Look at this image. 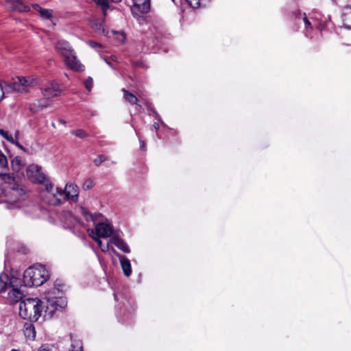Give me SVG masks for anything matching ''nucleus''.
Wrapping results in <instances>:
<instances>
[{"label": "nucleus", "instance_id": "a211bd4d", "mask_svg": "<svg viewBox=\"0 0 351 351\" xmlns=\"http://www.w3.org/2000/svg\"><path fill=\"white\" fill-rule=\"evenodd\" d=\"M121 267L124 275L127 277L132 274V267L130 260L124 256L119 255Z\"/></svg>", "mask_w": 351, "mask_h": 351}, {"label": "nucleus", "instance_id": "603ef678", "mask_svg": "<svg viewBox=\"0 0 351 351\" xmlns=\"http://www.w3.org/2000/svg\"><path fill=\"white\" fill-rule=\"evenodd\" d=\"M17 145L19 148H21V149H24L23 147L21 145H19V143H17Z\"/></svg>", "mask_w": 351, "mask_h": 351}, {"label": "nucleus", "instance_id": "b1692460", "mask_svg": "<svg viewBox=\"0 0 351 351\" xmlns=\"http://www.w3.org/2000/svg\"><path fill=\"white\" fill-rule=\"evenodd\" d=\"M186 1L191 7L197 8L200 6H205L209 0H186Z\"/></svg>", "mask_w": 351, "mask_h": 351}, {"label": "nucleus", "instance_id": "a19ab883", "mask_svg": "<svg viewBox=\"0 0 351 351\" xmlns=\"http://www.w3.org/2000/svg\"><path fill=\"white\" fill-rule=\"evenodd\" d=\"M5 91V86L3 88L2 84H0V101L4 98Z\"/></svg>", "mask_w": 351, "mask_h": 351}, {"label": "nucleus", "instance_id": "7ed1b4c3", "mask_svg": "<svg viewBox=\"0 0 351 351\" xmlns=\"http://www.w3.org/2000/svg\"><path fill=\"white\" fill-rule=\"evenodd\" d=\"M49 278V271L43 265H34L29 267L23 273V282L25 287H38Z\"/></svg>", "mask_w": 351, "mask_h": 351}, {"label": "nucleus", "instance_id": "4c0bfd02", "mask_svg": "<svg viewBox=\"0 0 351 351\" xmlns=\"http://www.w3.org/2000/svg\"><path fill=\"white\" fill-rule=\"evenodd\" d=\"M72 215L69 212H66L64 213V219L61 218L62 221H64L65 223H69L71 221Z\"/></svg>", "mask_w": 351, "mask_h": 351}, {"label": "nucleus", "instance_id": "3c124183", "mask_svg": "<svg viewBox=\"0 0 351 351\" xmlns=\"http://www.w3.org/2000/svg\"><path fill=\"white\" fill-rule=\"evenodd\" d=\"M106 63H107L110 66L112 67V64H111V63H110V62H108V60H106Z\"/></svg>", "mask_w": 351, "mask_h": 351}, {"label": "nucleus", "instance_id": "de8ad7c7", "mask_svg": "<svg viewBox=\"0 0 351 351\" xmlns=\"http://www.w3.org/2000/svg\"><path fill=\"white\" fill-rule=\"evenodd\" d=\"M135 310L134 304L131 305V311H134Z\"/></svg>", "mask_w": 351, "mask_h": 351}, {"label": "nucleus", "instance_id": "20e7f679", "mask_svg": "<svg viewBox=\"0 0 351 351\" xmlns=\"http://www.w3.org/2000/svg\"><path fill=\"white\" fill-rule=\"evenodd\" d=\"M43 302L38 298H27L19 304V315L23 319L36 322L41 316Z\"/></svg>", "mask_w": 351, "mask_h": 351}, {"label": "nucleus", "instance_id": "dca6fc26", "mask_svg": "<svg viewBox=\"0 0 351 351\" xmlns=\"http://www.w3.org/2000/svg\"><path fill=\"white\" fill-rule=\"evenodd\" d=\"M110 243L114 245L124 253H129L130 252L128 245L122 239L117 236H112L110 240Z\"/></svg>", "mask_w": 351, "mask_h": 351}, {"label": "nucleus", "instance_id": "4468645a", "mask_svg": "<svg viewBox=\"0 0 351 351\" xmlns=\"http://www.w3.org/2000/svg\"><path fill=\"white\" fill-rule=\"evenodd\" d=\"M55 49L64 58L75 52L70 44L64 40H58L55 44Z\"/></svg>", "mask_w": 351, "mask_h": 351}, {"label": "nucleus", "instance_id": "6e6d98bb", "mask_svg": "<svg viewBox=\"0 0 351 351\" xmlns=\"http://www.w3.org/2000/svg\"><path fill=\"white\" fill-rule=\"evenodd\" d=\"M112 251L113 252H116L115 250H114L113 247H112Z\"/></svg>", "mask_w": 351, "mask_h": 351}, {"label": "nucleus", "instance_id": "37998d69", "mask_svg": "<svg viewBox=\"0 0 351 351\" xmlns=\"http://www.w3.org/2000/svg\"><path fill=\"white\" fill-rule=\"evenodd\" d=\"M153 128L157 131L159 130V128H160V125H159V122H154L153 123Z\"/></svg>", "mask_w": 351, "mask_h": 351}, {"label": "nucleus", "instance_id": "49530a36", "mask_svg": "<svg viewBox=\"0 0 351 351\" xmlns=\"http://www.w3.org/2000/svg\"><path fill=\"white\" fill-rule=\"evenodd\" d=\"M110 1L114 3H118V2H121L122 0H110Z\"/></svg>", "mask_w": 351, "mask_h": 351}, {"label": "nucleus", "instance_id": "412c9836", "mask_svg": "<svg viewBox=\"0 0 351 351\" xmlns=\"http://www.w3.org/2000/svg\"><path fill=\"white\" fill-rule=\"evenodd\" d=\"M25 336L29 339H34L36 337L34 326L32 324H26L24 330Z\"/></svg>", "mask_w": 351, "mask_h": 351}, {"label": "nucleus", "instance_id": "f704fd0d", "mask_svg": "<svg viewBox=\"0 0 351 351\" xmlns=\"http://www.w3.org/2000/svg\"><path fill=\"white\" fill-rule=\"evenodd\" d=\"M152 115H153L155 119H156L159 123H161L162 127L167 128V125L164 123V121L161 119L160 116L156 111H154Z\"/></svg>", "mask_w": 351, "mask_h": 351}, {"label": "nucleus", "instance_id": "8fccbe9b", "mask_svg": "<svg viewBox=\"0 0 351 351\" xmlns=\"http://www.w3.org/2000/svg\"><path fill=\"white\" fill-rule=\"evenodd\" d=\"M114 300H115L116 301H117V300H118L117 295V294H116V293H114Z\"/></svg>", "mask_w": 351, "mask_h": 351}, {"label": "nucleus", "instance_id": "1a4fd4ad", "mask_svg": "<svg viewBox=\"0 0 351 351\" xmlns=\"http://www.w3.org/2000/svg\"><path fill=\"white\" fill-rule=\"evenodd\" d=\"M64 90V86L58 81L53 80L45 85L42 93L46 99L60 96Z\"/></svg>", "mask_w": 351, "mask_h": 351}, {"label": "nucleus", "instance_id": "72a5a7b5", "mask_svg": "<svg viewBox=\"0 0 351 351\" xmlns=\"http://www.w3.org/2000/svg\"><path fill=\"white\" fill-rule=\"evenodd\" d=\"M93 186V182L90 179H87L83 184L82 188L84 190H88Z\"/></svg>", "mask_w": 351, "mask_h": 351}, {"label": "nucleus", "instance_id": "6ab92c4d", "mask_svg": "<svg viewBox=\"0 0 351 351\" xmlns=\"http://www.w3.org/2000/svg\"><path fill=\"white\" fill-rule=\"evenodd\" d=\"M32 8L37 11L44 19H49L52 16V10L41 8L38 4H33Z\"/></svg>", "mask_w": 351, "mask_h": 351}, {"label": "nucleus", "instance_id": "a18cd8bd", "mask_svg": "<svg viewBox=\"0 0 351 351\" xmlns=\"http://www.w3.org/2000/svg\"><path fill=\"white\" fill-rule=\"evenodd\" d=\"M156 39L157 43H162V38L160 37L156 36Z\"/></svg>", "mask_w": 351, "mask_h": 351}, {"label": "nucleus", "instance_id": "58836bf2", "mask_svg": "<svg viewBox=\"0 0 351 351\" xmlns=\"http://www.w3.org/2000/svg\"><path fill=\"white\" fill-rule=\"evenodd\" d=\"M303 21L304 22L306 28H310V29L312 28L311 24L309 20L308 19V18L306 17L305 13L303 14Z\"/></svg>", "mask_w": 351, "mask_h": 351}, {"label": "nucleus", "instance_id": "aec40b11", "mask_svg": "<svg viewBox=\"0 0 351 351\" xmlns=\"http://www.w3.org/2000/svg\"><path fill=\"white\" fill-rule=\"evenodd\" d=\"M122 91L123 92V97L127 102L132 105L137 104L138 99L134 95L125 88H123Z\"/></svg>", "mask_w": 351, "mask_h": 351}, {"label": "nucleus", "instance_id": "2eb2a0df", "mask_svg": "<svg viewBox=\"0 0 351 351\" xmlns=\"http://www.w3.org/2000/svg\"><path fill=\"white\" fill-rule=\"evenodd\" d=\"M5 5L8 9L19 12H27L31 10L29 5L25 4L21 0H8L6 1Z\"/></svg>", "mask_w": 351, "mask_h": 351}, {"label": "nucleus", "instance_id": "f03ea898", "mask_svg": "<svg viewBox=\"0 0 351 351\" xmlns=\"http://www.w3.org/2000/svg\"><path fill=\"white\" fill-rule=\"evenodd\" d=\"M63 285L56 281L54 286L44 293V302L45 307V316L51 317L54 311L64 308L67 304L64 296Z\"/></svg>", "mask_w": 351, "mask_h": 351}, {"label": "nucleus", "instance_id": "f3484780", "mask_svg": "<svg viewBox=\"0 0 351 351\" xmlns=\"http://www.w3.org/2000/svg\"><path fill=\"white\" fill-rule=\"evenodd\" d=\"M49 104L43 99H36L29 105V110L33 112L36 113L41 110L47 108Z\"/></svg>", "mask_w": 351, "mask_h": 351}, {"label": "nucleus", "instance_id": "423d86ee", "mask_svg": "<svg viewBox=\"0 0 351 351\" xmlns=\"http://www.w3.org/2000/svg\"><path fill=\"white\" fill-rule=\"evenodd\" d=\"M8 276L5 274H0V293L8 291V300L10 303L20 302L24 296L23 291L14 285L16 278H12L8 285L4 280H7Z\"/></svg>", "mask_w": 351, "mask_h": 351}, {"label": "nucleus", "instance_id": "e433bc0d", "mask_svg": "<svg viewBox=\"0 0 351 351\" xmlns=\"http://www.w3.org/2000/svg\"><path fill=\"white\" fill-rule=\"evenodd\" d=\"M146 107H147V111L149 112V115H152V113L156 111L154 106L152 105V104L149 103V102H147L146 103Z\"/></svg>", "mask_w": 351, "mask_h": 351}, {"label": "nucleus", "instance_id": "473e14b6", "mask_svg": "<svg viewBox=\"0 0 351 351\" xmlns=\"http://www.w3.org/2000/svg\"><path fill=\"white\" fill-rule=\"evenodd\" d=\"M69 351H83L81 343L77 342L76 345L72 343Z\"/></svg>", "mask_w": 351, "mask_h": 351}, {"label": "nucleus", "instance_id": "7c9ffc66", "mask_svg": "<svg viewBox=\"0 0 351 351\" xmlns=\"http://www.w3.org/2000/svg\"><path fill=\"white\" fill-rule=\"evenodd\" d=\"M93 78L91 77H88L84 82V85L86 88V89L88 91V92H90L91 91V89H92V87H93Z\"/></svg>", "mask_w": 351, "mask_h": 351}, {"label": "nucleus", "instance_id": "5fc2aeb1", "mask_svg": "<svg viewBox=\"0 0 351 351\" xmlns=\"http://www.w3.org/2000/svg\"><path fill=\"white\" fill-rule=\"evenodd\" d=\"M106 249L108 250L109 249V243H108L107 246H106Z\"/></svg>", "mask_w": 351, "mask_h": 351}, {"label": "nucleus", "instance_id": "6e6552de", "mask_svg": "<svg viewBox=\"0 0 351 351\" xmlns=\"http://www.w3.org/2000/svg\"><path fill=\"white\" fill-rule=\"evenodd\" d=\"M26 173L32 182L41 184L44 186L47 181H50L46 174L42 171L41 167L38 165L32 164L29 165Z\"/></svg>", "mask_w": 351, "mask_h": 351}, {"label": "nucleus", "instance_id": "ea45409f", "mask_svg": "<svg viewBox=\"0 0 351 351\" xmlns=\"http://www.w3.org/2000/svg\"><path fill=\"white\" fill-rule=\"evenodd\" d=\"M88 44L89 45L90 47H91L92 48H101V45L99 44V43H97L95 41H92V40H89L88 42Z\"/></svg>", "mask_w": 351, "mask_h": 351}, {"label": "nucleus", "instance_id": "09e8293b", "mask_svg": "<svg viewBox=\"0 0 351 351\" xmlns=\"http://www.w3.org/2000/svg\"><path fill=\"white\" fill-rule=\"evenodd\" d=\"M38 351H49V350L45 349V348H43V349L38 350Z\"/></svg>", "mask_w": 351, "mask_h": 351}, {"label": "nucleus", "instance_id": "9d476101", "mask_svg": "<svg viewBox=\"0 0 351 351\" xmlns=\"http://www.w3.org/2000/svg\"><path fill=\"white\" fill-rule=\"evenodd\" d=\"M150 10V0H133L131 12L134 16L138 17L141 14H146Z\"/></svg>", "mask_w": 351, "mask_h": 351}, {"label": "nucleus", "instance_id": "bb28decb", "mask_svg": "<svg viewBox=\"0 0 351 351\" xmlns=\"http://www.w3.org/2000/svg\"><path fill=\"white\" fill-rule=\"evenodd\" d=\"M81 214L83 215L86 221H92L93 219V214L90 213L88 210L85 208L82 207L81 208Z\"/></svg>", "mask_w": 351, "mask_h": 351}, {"label": "nucleus", "instance_id": "c9c22d12", "mask_svg": "<svg viewBox=\"0 0 351 351\" xmlns=\"http://www.w3.org/2000/svg\"><path fill=\"white\" fill-rule=\"evenodd\" d=\"M90 235L97 243L98 245L100 247L101 250L102 251H105L106 249L102 247V241L100 239L101 237H99V236H97V235H94V234H90Z\"/></svg>", "mask_w": 351, "mask_h": 351}, {"label": "nucleus", "instance_id": "2f4dec72", "mask_svg": "<svg viewBox=\"0 0 351 351\" xmlns=\"http://www.w3.org/2000/svg\"><path fill=\"white\" fill-rule=\"evenodd\" d=\"M103 217V215L99 213L93 214L92 221L94 223V224H97V223L101 222V221L102 220Z\"/></svg>", "mask_w": 351, "mask_h": 351}, {"label": "nucleus", "instance_id": "79ce46f5", "mask_svg": "<svg viewBox=\"0 0 351 351\" xmlns=\"http://www.w3.org/2000/svg\"><path fill=\"white\" fill-rule=\"evenodd\" d=\"M140 147L142 150H145V143L143 141L139 139Z\"/></svg>", "mask_w": 351, "mask_h": 351}, {"label": "nucleus", "instance_id": "864d4df0", "mask_svg": "<svg viewBox=\"0 0 351 351\" xmlns=\"http://www.w3.org/2000/svg\"><path fill=\"white\" fill-rule=\"evenodd\" d=\"M51 125H52V127H53V128H56V125H55V123H51Z\"/></svg>", "mask_w": 351, "mask_h": 351}, {"label": "nucleus", "instance_id": "c03bdc74", "mask_svg": "<svg viewBox=\"0 0 351 351\" xmlns=\"http://www.w3.org/2000/svg\"><path fill=\"white\" fill-rule=\"evenodd\" d=\"M58 122L62 125H66V121L64 119H58Z\"/></svg>", "mask_w": 351, "mask_h": 351}, {"label": "nucleus", "instance_id": "cd10ccee", "mask_svg": "<svg viewBox=\"0 0 351 351\" xmlns=\"http://www.w3.org/2000/svg\"><path fill=\"white\" fill-rule=\"evenodd\" d=\"M71 133L80 138H84L88 136V134L84 130L81 129L72 130Z\"/></svg>", "mask_w": 351, "mask_h": 351}, {"label": "nucleus", "instance_id": "c756f323", "mask_svg": "<svg viewBox=\"0 0 351 351\" xmlns=\"http://www.w3.org/2000/svg\"><path fill=\"white\" fill-rule=\"evenodd\" d=\"M0 135L3 136L5 139H6L10 143H14V138L12 136V135H10L8 134V132L3 129H0Z\"/></svg>", "mask_w": 351, "mask_h": 351}, {"label": "nucleus", "instance_id": "ddd939ff", "mask_svg": "<svg viewBox=\"0 0 351 351\" xmlns=\"http://www.w3.org/2000/svg\"><path fill=\"white\" fill-rule=\"evenodd\" d=\"M64 63L67 67L73 71H82L84 70V66L77 58L75 52L64 58Z\"/></svg>", "mask_w": 351, "mask_h": 351}, {"label": "nucleus", "instance_id": "f257e3e1", "mask_svg": "<svg viewBox=\"0 0 351 351\" xmlns=\"http://www.w3.org/2000/svg\"><path fill=\"white\" fill-rule=\"evenodd\" d=\"M2 180L4 184L0 187V204H5L8 209L20 208V202L26 197L25 189L17 184L13 174L3 175Z\"/></svg>", "mask_w": 351, "mask_h": 351}, {"label": "nucleus", "instance_id": "f8f14e48", "mask_svg": "<svg viewBox=\"0 0 351 351\" xmlns=\"http://www.w3.org/2000/svg\"><path fill=\"white\" fill-rule=\"evenodd\" d=\"M62 193L64 196V201L71 200L76 203L78 201L79 189L76 184L68 183L62 189Z\"/></svg>", "mask_w": 351, "mask_h": 351}, {"label": "nucleus", "instance_id": "9b49d317", "mask_svg": "<svg viewBox=\"0 0 351 351\" xmlns=\"http://www.w3.org/2000/svg\"><path fill=\"white\" fill-rule=\"evenodd\" d=\"M90 234L103 238L110 237L112 234V227L110 223L99 222L95 224V229L92 230Z\"/></svg>", "mask_w": 351, "mask_h": 351}, {"label": "nucleus", "instance_id": "a878e982", "mask_svg": "<svg viewBox=\"0 0 351 351\" xmlns=\"http://www.w3.org/2000/svg\"><path fill=\"white\" fill-rule=\"evenodd\" d=\"M95 1L98 5H99L101 7L103 14L104 15L106 14V11L109 8V3L108 0H93Z\"/></svg>", "mask_w": 351, "mask_h": 351}, {"label": "nucleus", "instance_id": "39448f33", "mask_svg": "<svg viewBox=\"0 0 351 351\" xmlns=\"http://www.w3.org/2000/svg\"><path fill=\"white\" fill-rule=\"evenodd\" d=\"M44 187L40 193L43 202L51 206H58L65 202L62 188L55 187L51 181H47Z\"/></svg>", "mask_w": 351, "mask_h": 351}, {"label": "nucleus", "instance_id": "0eeeda50", "mask_svg": "<svg viewBox=\"0 0 351 351\" xmlns=\"http://www.w3.org/2000/svg\"><path fill=\"white\" fill-rule=\"evenodd\" d=\"M29 78L25 77H16L12 82H5L6 93L19 92L24 93L27 92V87L31 84Z\"/></svg>", "mask_w": 351, "mask_h": 351}, {"label": "nucleus", "instance_id": "c85d7f7f", "mask_svg": "<svg viewBox=\"0 0 351 351\" xmlns=\"http://www.w3.org/2000/svg\"><path fill=\"white\" fill-rule=\"evenodd\" d=\"M108 160V157L104 154H101L98 156L95 160H94V164L96 166H99L104 162V161Z\"/></svg>", "mask_w": 351, "mask_h": 351}, {"label": "nucleus", "instance_id": "5701e85b", "mask_svg": "<svg viewBox=\"0 0 351 351\" xmlns=\"http://www.w3.org/2000/svg\"><path fill=\"white\" fill-rule=\"evenodd\" d=\"M342 21L346 28L351 29V10H348L343 14Z\"/></svg>", "mask_w": 351, "mask_h": 351}, {"label": "nucleus", "instance_id": "393cba45", "mask_svg": "<svg viewBox=\"0 0 351 351\" xmlns=\"http://www.w3.org/2000/svg\"><path fill=\"white\" fill-rule=\"evenodd\" d=\"M12 168L14 171L18 172L22 166L21 158L19 156L15 157L11 162Z\"/></svg>", "mask_w": 351, "mask_h": 351}, {"label": "nucleus", "instance_id": "4be33fe9", "mask_svg": "<svg viewBox=\"0 0 351 351\" xmlns=\"http://www.w3.org/2000/svg\"><path fill=\"white\" fill-rule=\"evenodd\" d=\"M8 167V160L6 156L0 150V177L3 179V176L6 174L3 171Z\"/></svg>", "mask_w": 351, "mask_h": 351}]
</instances>
